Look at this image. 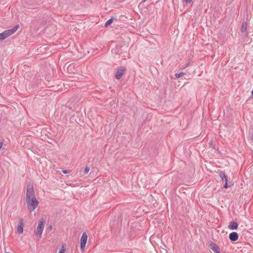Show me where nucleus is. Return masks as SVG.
I'll use <instances>...</instances> for the list:
<instances>
[{
    "label": "nucleus",
    "mask_w": 253,
    "mask_h": 253,
    "mask_svg": "<svg viewBox=\"0 0 253 253\" xmlns=\"http://www.w3.org/2000/svg\"><path fill=\"white\" fill-rule=\"evenodd\" d=\"M19 25H16L14 26L12 29L4 31L1 33H0V41H3L6 38H8L13 34H14L19 28Z\"/></svg>",
    "instance_id": "1"
},
{
    "label": "nucleus",
    "mask_w": 253,
    "mask_h": 253,
    "mask_svg": "<svg viewBox=\"0 0 253 253\" xmlns=\"http://www.w3.org/2000/svg\"><path fill=\"white\" fill-rule=\"evenodd\" d=\"M27 208L30 212L33 211L39 205V202L36 197L31 199H26Z\"/></svg>",
    "instance_id": "2"
},
{
    "label": "nucleus",
    "mask_w": 253,
    "mask_h": 253,
    "mask_svg": "<svg viewBox=\"0 0 253 253\" xmlns=\"http://www.w3.org/2000/svg\"><path fill=\"white\" fill-rule=\"evenodd\" d=\"M217 172L218 173L219 176H220L221 181H223V180H225V184L223 186V187L224 188L227 189V188L230 187L232 185V184H228V177L227 175L225 174L224 171L222 170H219Z\"/></svg>",
    "instance_id": "3"
},
{
    "label": "nucleus",
    "mask_w": 253,
    "mask_h": 253,
    "mask_svg": "<svg viewBox=\"0 0 253 253\" xmlns=\"http://www.w3.org/2000/svg\"><path fill=\"white\" fill-rule=\"evenodd\" d=\"M33 197H36L35 195V192L33 189V187L31 184H28L26 188V199H31Z\"/></svg>",
    "instance_id": "4"
},
{
    "label": "nucleus",
    "mask_w": 253,
    "mask_h": 253,
    "mask_svg": "<svg viewBox=\"0 0 253 253\" xmlns=\"http://www.w3.org/2000/svg\"><path fill=\"white\" fill-rule=\"evenodd\" d=\"M87 240V235L86 232H84L81 239L80 248L82 251H84Z\"/></svg>",
    "instance_id": "5"
},
{
    "label": "nucleus",
    "mask_w": 253,
    "mask_h": 253,
    "mask_svg": "<svg viewBox=\"0 0 253 253\" xmlns=\"http://www.w3.org/2000/svg\"><path fill=\"white\" fill-rule=\"evenodd\" d=\"M44 229V221L40 220L39 222L38 227L36 230V234L37 235L39 236V238L41 237V235L42 232V231Z\"/></svg>",
    "instance_id": "6"
},
{
    "label": "nucleus",
    "mask_w": 253,
    "mask_h": 253,
    "mask_svg": "<svg viewBox=\"0 0 253 253\" xmlns=\"http://www.w3.org/2000/svg\"><path fill=\"white\" fill-rule=\"evenodd\" d=\"M125 71L126 68L125 67H121V68L118 69L115 73V78L118 80L120 79L125 74Z\"/></svg>",
    "instance_id": "7"
},
{
    "label": "nucleus",
    "mask_w": 253,
    "mask_h": 253,
    "mask_svg": "<svg viewBox=\"0 0 253 253\" xmlns=\"http://www.w3.org/2000/svg\"><path fill=\"white\" fill-rule=\"evenodd\" d=\"M210 248L215 253H221L219 247L215 244L211 242L209 245Z\"/></svg>",
    "instance_id": "8"
},
{
    "label": "nucleus",
    "mask_w": 253,
    "mask_h": 253,
    "mask_svg": "<svg viewBox=\"0 0 253 253\" xmlns=\"http://www.w3.org/2000/svg\"><path fill=\"white\" fill-rule=\"evenodd\" d=\"M239 238L238 234L237 232H233L229 235V239L232 242L236 241Z\"/></svg>",
    "instance_id": "9"
},
{
    "label": "nucleus",
    "mask_w": 253,
    "mask_h": 253,
    "mask_svg": "<svg viewBox=\"0 0 253 253\" xmlns=\"http://www.w3.org/2000/svg\"><path fill=\"white\" fill-rule=\"evenodd\" d=\"M23 226H24V223L23 219H20L19 224L17 226V232L19 234H22L23 232Z\"/></svg>",
    "instance_id": "10"
},
{
    "label": "nucleus",
    "mask_w": 253,
    "mask_h": 253,
    "mask_svg": "<svg viewBox=\"0 0 253 253\" xmlns=\"http://www.w3.org/2000/svg\"><path fill=\"white\" fill-rule=\"evenodd\" d=\"M238 223L236 221H231L228 227L231 230H236L238 228Z\"/></svg>",
    "instance_id": "11"
},
{
    "label": "nucleus",
    "mask_w": 253,
    "mask_h": 253,
    "mask_svg": "<svg viewBox=\"0 0 253 253\" xmlns=\"http://www.w3.org/2000/svg\"><path fill=\"white\" fill-rule=\"evenodd\" d=\"M247 23L246 22H243L242 24V26L241 28V32L242 33H244L246 32L247 29Z\"/></svg>",
    "instance_id": "12"
},
{
    "label": "nucleus",
    "mask_w": 253,
    "mask_h": 253,
    "mask_svg": "<svg viewBox=\"0 0 253 253\" xmlns=\"http://www.w3.org/2000/svg\"><path fill=\"white\" fill-rule=\"evenodd\" d=\"M116 19L114 17H112L110 19H109L108 20H107L105 24V26L106 27H107L109 25H110L112 23L113 21Z\"/></svg>",
    "instance_id": "13"
},
{
    "label": "nucleus",
    "mask_w": 253,
    "mask_h": 253,
    "mask_svg": "<svg viewBox=\"0 0 253 253\" xmlns=\"http://www.w3.org/2000/svg\"><path fill=\"white\" fill-rule=\"evenodd\" d=\"M184 75V73H183V72H181L179 73L175 74V78L178 79L181 77H182Z\"/></svg>",
    "instance_id": "14"
},
{
    "label": "nucleus",
    "mask_w": 253,
    "mask_h": 253,
    "mask_svg": "<svg viewBox=\"0 0 253 253\" xmlns=\"http://www.w3.org/2000/svg\"><path fill=\"white\" fill-rule=\"evenodd\" d=\"M90 168L88 167H86L84 169V173L86 174L89 171Z\"/></svg>",
    "instance_id": "15"
},
{
    "label": "nucleus",
    "mask_w": 253,
    "mask_h": 253,
    "mask_svg": "<svg viewBox=\"0 0 253 253\" xmlns=\"http://www.w3.org/2000/svg\"><path fill=\"white\" fill-rule=\"evenodd\" d=\"M62 172L64 174L69 173L71 172L70 170H62Z\"/></svg>",
    "instance_id": "16"
},
{
    "label": "nucleus",
    "mask_w": 253,
    "mask_h": 253,
    "mask_svg": "<svg viewBox=\"0 0 253 253\" xmlns=\"http://www.w3.org/2000/svg\"><path fill=\"white\" fill-rule=\"evenodd\" d=\"M59 253H65V250L64 249L62 250H60L59 251Z\"/></svg>",
    "instance_id": "17"
},
{
    "label": "nucleus",
    "mask_w": 253,
    "mask_h": 253,
    "mask_svg": "<svg viewBox=\"0 0 253 253\" xmlns=\"http://www.w3.org/2000/svg\"><path fill=\"white\" fill-rule=\"evenodd\" d=\"M185 0L187 3H189L192 1V0Z\"/></svg>",
    "instance_id": "18"
},
{
    "label": "nucleus",
    "mask_w": 253,
    "mask_h": 253,
    "mask_svg": "<svg viewBox=\"0 0 253 253\" xmlns=\"http://www.w3.org/2000/svg\"><path fill=\"white\" fill-rule=\"evenodd\" d=\"M147 0H142V2L140 3V4L142 2H144L146 1Z\"/></svg>",
    "instance_id": "19"
},
{
    "label": "nucleus",
    "mask_w": 253,
    "mask_h": 253,
    "mask_svg": "<svg viewBox=\"0 0 253 253\" xmlns=\"http://www.w3.org/2000/svg\"><path fill=\"white\" fill-rule=\"evenodd\" d=\"M251 139H252V142H253V135H252V136L251 137Z\"/></svg>",
    "instance_id": "20"
},
{
    "label": "nucleus",
    "mask_w": 253,
    "mask_h": 253,
    "mask_svg": "<svg viewBox=\"0 0 253 253\" xmlns=\"http://www.w3.org/2000/svg\"><path fill=\"white\" fill-rule=\"evenodd\" d=\"M252 95H253V89L252 91Z\"/></svg>",
    "instance_id": "21"
},
{
    "label": "nucleus",
    "mask_w": 253,
    "mask_h": 253,
    "mask_svg": "<svg viewBox=\"0 0 253 253\" xmlns=\"http://www.w3.org/2000/svg\"><path fill=\"white\" fill-rule=\"evenodd\" d=\"M51 228H52V227H51V226H50L49 227V229H51Z\"/></svg>",
    "instance_id": "22"
},
{
    "label": "nucleus",
    "mask_w": 253,
    "mask_h": 253,
    "mask_svg": "<svg viewBox=\"0 0 253 253\" xmlns=\"http://www.w3.org/2000/svg\"><path fill=\"white\" fill-rule=\"evenodd\" d=\"M71 67V65H70L69 66V68H70Z\"/></svg>",
    "instance_id": "23"
},
{
    "label": "nucleus",
    "mask_w": 253,
    "mask_h": 253,
    "mask_svg": "<svg viewBox=\"0 0 253 253\" xmlns=\"http://www.w3.org/2000/svg\"><path fill=\"white\" fill-rule=\"evenodd\" d=\"M6 253H8V252H6Z\"/></svg>",
    "instance_id": "24"
}]
</instances>
